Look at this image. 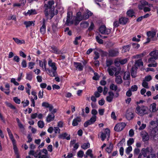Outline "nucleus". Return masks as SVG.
<instances>
[{"mask_svg":"<svg viewBox=\"0 0 158 158\" xmlns=\"http://www.w3.org/2000/svg\"><path fill=\"white\" fill-rule=\"evenodd\" d=\"M73 64L76 69L79 71H82L83 69V66L80 62H74Z\"/></svg>","mask_w":158,"mask_h":158,"instance_id":"9b49d317","label":"nucleus"},{"mask_svg":"<svg viewBox=\"0 0 158 158\" xmlns=\"http://www.w3.org/2000/svg\"><path fill=\"white\" fill-rule=\"evenodd\" d=\"M110 88L112 90L116 91L117 90L118 86L114 84H111L110 85Z\"/></svg>","mask_w":158,"mask_h":158,"instance_id":"37998d69","label":"nucleus"},{"mask_svg":"<svg viewBox=\"0 0 158 158\" xmlns=\"http://www.w3.org/2000/svg\"><path fill=\"white\" fill-rule=\"evenodd\" d=\"M130 78V74L129 72H126L124 73L123 79L125 80H128Z\"/></svg>","mask_w":158,"mask_h":158,"instance_id":"ea45409f","label":"nucleus"},{"mask_svg":"<svg viewBox=\"0 0 158 158\" xmlns=\"http://www.w3.org/2000/svg\"><path fill=\"white\" fill-rule=\"evenodd\" d=\"M106 65L107 67H110V66L113 64V60L111 59H107L106 60Z\"/></svg>","mask_w":158,"mask_h":158,"instance_id":"de8ad7c7","label":"nucleus"},{"mask_svg":"<svg viewBox=\"0 0 158 158\" xmlns=\"http://www.w3.org/2000/svg\"><path fill=\"white\" fill-rule=\"evenodd\" d=\"M138 89V86L137 85H132L131 88V90L133 91H136Z\"/></svg>","mask_w":158,"mask_h":158,"instance_id":"338daca9","label":"nucleus"},{"mask_svg":"<svg viewBox=\"0 0 158 158\" xmlns=\"http://www.w3.org/2000/svg\"><path fill=\"white\" fill-rule=\"evenodd\" d=\"M125 139H123L120 141L118 144L117 146L118 147L121 146L123 144H125Z\"/></svg>","mask_w":158,"mask_h":158,"instance_id":"69168bd1","label":"nucleus"},{"mask_svg":"<svg viewBox=\"0 0 158 158\" xmlns=\"http://www.w3.org/2000/svg\"><path fill=\"white\" fill-rule=\"evenodd\" d=\"M89 25V23L87 21H83L80 23L81 27L83 28H86Z\"/></svg>","mask_w":158,"mask_h":158,"instance_id":"c9c22d12","label":"nucleus"},{"mask_svg":"<svg viewBox=\"0 0 158 158\" xmlns=\"http://www.w3.org/2000/svg\"><path fill=\"white\" fill-rule=\"evenodd\" d=\"M45 20L44 19H42V26L40 29V32L42 34H44L45 33L46 30V26L45 25Z\"/></svg>","mask_w":158,"mask_h":158,"instance_id":"ddd939ff","label":"nucleus"},{"mask_svg":"<svg viewBox=\"0 0 158 158\" xmlns=\"http://www.w3.org/2000/svg\"><path fill=\"white\" fill-rule=\"evenodd\" d=\"M84 152L81 150L79 151L77 153V156L80 158H82L84 155Z\"/></svg>","mask_w":158,"mask_h":158,"instance_id":"e2e57ef3","label":"nucleus"},{"mask_svg":"<svg viewBox=\"0 0 158 158\" xmlns=\"http://www.w3.org/2000/svg\"><path fill=\"white\" fill-rule=\"evenodd\" d=\"M116 70L117 68L114 66H111L110 67H108L107 69L109 74L111 76L114 75V73Z\"/></svg>","mask_w":158,"mask_h":158,"instance_id":"dca6fc26","label":"nucleus"},{"mask_svg":"<svg viewBox=\"0 0 158 158\" xmlns=\"http://www.w3.org/2000/svg\"><path fill=\"white\" fill-rule=\"evenodd\" d=\"M53 131L55 134L60 133V130L58 127H56L53 128Z\"/></svg>","mask_w":158,"mask_h":158,"instance_id":"052dcab7","label":"nucleus"},{"mask_svg":"<svg viewBox=\"0 0 158 158\" xmlns=\"http://www.w3.org/2000/svg\"><path fill=\"white\" fill-rule=\"evenodd\" d=\"M42 106L43 107L45 108H49V110L52 111L53 108V107L52 105L48 103L47 102H44L42 103Z\"/></svg>","mask_w":158,"mask_h":158,"instance_id":"393cba45","label":"nucleus"},{"mask_svg":"<svg viewBox=\"0 0 158 158\" xmlns=\"http://www.w3.org/2000/svg\"><path fill=\"white\" fill-rule=\"evenodd\" d=\"M148 107L144 106H138L136 108V113L140 116H142L148 113Z\"/></svg>","mask_w":158,"mask_h":158,"instance_id":"f03ea898","label":"nucleus"},{"mask_svg":"<svg viewBox=\"0 0 158 158\" xmlns=\"http://www.w3.org/2000/svg\"><path fill=\"white\" fill-rule=\"evenodd\" d=\"M55 118V115L52 113H49L47 116L46 121L48 123H49L53 121Z\"/></svg>","mask_w":158,"mask_h":158,"instance_id":"b1692460","label":"nucleus"},{"mask_svg":"<svg viewBox=\"0 0 158 158\" xmlns=\"http://www.w3.org/2000/svg\"><path fill=\"white\" fill-rule=\"evenodd\" d=\"M40 154V150H37L35 153H34L33 150H31L29 152V154L34 156L35 157H37L39 155V154Z\"/></svg>","mask_w":158,"mask_h":158,"instance_id":"473e14b6","label":"nucleus"},{"mask_svg":"<svg viewBox=\"0 0 158 158\" xmlns=\"http://www.w3.org/2000/svg\"><path fill=\"white\" fill-rule=\"evenodd\" d=\"M99 31L102 34L108 35L110 33L111 29H106L105 26H102L99 28Z\"/></svg>","mask_w":158,"mask_h":158,"instance_id":"0eeeda50","label":"nucleus"},{"mask_svg":"<svg viewBox=\"0 0 158 158\" xmlns=\"http://www.w3.org/2000/svg\"><path fill=\"white\" fill-rule=\"evenodd\" d=\"M81 121V118L80 117H77L74 119L73 121L72 125L73 126H77L78 123L80 122Z\"/></svg>","mask_w":158,"mask_h":158,"instance_id":"aec40b11","label":"nucleus"},{"mask_svg":"<svg viewBox=\"0 0 158 158\" xmlns=\"http://www.w3.org/2000/svg\"><path fill=\"white\" fill-rule=\"evenodd\" d=\"M126 124L124 123H117L114 127V130L117 131L122 130L126 126Z\"/></svg>","mask_w":158,"mask_h":158,"instance_id":"6e6552de","label":"nucleus"},{"mask_svg":"<svg viewBox=\"0 0 158 158\" xmlns=\"http://www.w3.org/2000/svg\"><path fill=\"white\" fill-rule=\"evenodd\" d=\"M73 15L71 11H69L67 13V22L68 21L69 19H71Z\"/></svg>","mask_w":158,"mask_h":158,"instance_id":"5fc2aeb1","label":"nucleus"},{"mask_svg":"<svg viewBox=\"0 0 158 158\" xmlns=\"http://www.w3.org/2000/svg\"><path fill=\"white\" fill-rule=\"evenodd\" d=\"M37 14V13L36 10L33 9L28 10L27 12L25 11L23 13V14L26 16L35 15Z\"/></svg>","mask_w":158,"mask_h":158,"instance_id":"f3484780","label":"nucleus"},{"mask_svg":"<svg viewBox=\"0 0 158 158\" xmlns=\"http://www.w3.org/2000/svg\"><path fill=\"white\" fill-rule=\"evenodd\" d=\"M143 63L142 61V60L141 59H140L135 61V66L137 68L138 67L143 66Z\"/></svg>","mask_w":158,"mask_h":158,"instance_id":"2f4dec72","label":"nucleus"},{"mask_svg":"<svg viewBox=\"0 0 158 158\" xmlns=\"http://www.w3.org/2000/svg\"><path fill=\"white\" fill-rule=\"evenodd\" d=\"M152 79V77L150 75H148L145 77L143 80L147 82H149Z\"/></svg>","mask_w":158,"mask_h":158,"instance_id":"4d7b16f0","label":"nucleus"},{"mask_svg":"<svg viewBox=\"0 0 158 158\" xmlns=\"http://www.w3.org/2000/svg\"><path fill=\"white\" fill-rule=\"evenodd\" d=\"M142 85L143 87L146 89L149 88L148 83V82H147L146 81H145L143 80V81L142 83Z\"/></svg>","mask_w":158,"mask_h":158,"instance_id":"3c124183","label":"nucleus"},{"mask_svg":"<svg viewBox=\"0 0 158 158\" xmlns=\"http://www.w3.org/2000/svg\"><path fill=\"white\" fill-rule=\"evenodd\" d=\"M54 3V1L53 0H51L48 2V4L47 5H45L46 7L49 9H51Z\"/></svg>","mask_w":158,"mask_h":158,"instance_id":"49530a36","label":"nucleus"},{"mask_svg":"<svg viewBox=\"0 0 158 158\" xmlns=\"http://www.w3.org/2000/svg\"><path fill=\"white\" fill-rule=\"evenodd\" d=\"M149 55L156 60L158 59V50H154L151 52Z\"/></svg>","mask_w":158,"mask_h":158,"instance_id":"6ab92c4d","label":"nucleus"},{"mask_svg":"<svg viewBox=\"0 0 158 158\" xmlns=\"http://www.w3.org/2000/svg\"><path fill=\"white\" fill-rule=\"evenodd\" d=\"M128 20L127 18L126 17H122L119 19V22L120 24H126Z\"/></svg>","mask_w":158,"mask_h":158,"instance_id":"cd10ccee","label":"nucleus"},{"mask_svg":"<svg viewBox=\"0 0 158 158\" xmlns=\"http://www.w3.org/2000/svg\"><path fill=\"white\" fill-rule=\"evenodd\" d=\"M39 66L42 68L43 71H47V68L46 67L47 62L46 60H44L43 62H42L40 60H39Z\"/></svg>","mask_w":158,"mask_h":158,"instance_id":"2eb2a0df","label":"nucleus"},{"mask_svg":"<svg viewBox=\"0 0 158 158\" xmlns=\"http://www.w3.org/2000/svg\"><path fill=\"white\" fill-rule=\"evenodd\" d=\"M48 64L49 66L52 69V70L47 69V71H48V74L51 77L56 76L57 74L56 70L57 69L56 63L52 62L51 60L49 59L48 61Z\"/></svg>","mask_w":158,"mask_h":158,"instance_id":"f257e3e1","label":"nucleus"},{"mask_svg":"<svg viewBox=\"0 0 158 158\" xmlns=\"http://www.w3.org/2000/svg\"><path fill=\"white\" fill-rule=\"evenodd\" d=\"M148 37L151 38H153L156 35V32L154 31H149L147 32Z\"/></svg>","mask_w":158,"mask_h":158,"instance_id":"72a5a7b5","label":"nucleus"},{"mask_svg":"<svg viewBox=\"0 0 158 158\" xmlns=\"http://www.w3.org/2000/svg\"><path fill=\"white\" fill-rule=\"evenodd\" d=\"M141 134L143 141H145L149 139V137L147 133L145 131L142 132Z\"/></svg>","mask_w":158,"mask_h":158,"instance_id":"412c9836","label":"nucleus"},{"mask_svg":"<svg viewBox=\"0 0 158 158\" xmlns=\"http://www.w3.org/2000/svg\"><path fill=\"white\" fill-rule=\"evenodd\" d=\"M90 147V144L89 143H83L81 146L82 148L86 150Z\"/></svg>","mask_w":158,"mask_h":158,"instance_id":"a19ab883","label":"nucleus"},{"mask_svg":"<svg viewBox=\"0 0 158 158\" xmlns=\"http://www.w3.org/2000/svg\"><path fill=\"white\" fill-rule=\"evenodd\" d=\"M150 124L151 126V127L153 128L155 127H157L158 125V122L157 121H152L150 123Z\"/></svg>","mask_w":158,"mask_h":158,"instance_id":"4c0bfd02","label":"nucleus"},{"mask_svg":"<svg viewBox=\"0 0 158 158\" xmlns=\"http://www.w3.org/2000/svg\"><path fill=\"white\" fill-rule=\"evenodd\" d=\"M115 81L117 84H121L122 82V77L120 76H118L116 77L115 79Z\"/></svg>","mask_w":158,"mask_h":158,"instance_id":"e433bc0d","label":"nucleus"},{"mask_svg":"<svg viewBox=\"0 0 158 158\" xmlns=\"http://www.w3.org/2000/svg\"><path fill=\"white\" fill-rule=\"evenodd\" d=\"M130 48V47L129 45H127L125 46L123 48L122 52L123 53L127 52L129 50Z\"/></svg>","mask_w":158,"mask_h":158,"instance_id":"79ce46f5","label":"nucleus"},{"mask_svg":"<svg viewBox=\"0 0 158 158\" xmlns=\"http://www.w3.org/2000/svg\"><path fill=\"white\" fill-rule=\"evenodd\" d=\"M127 14L128 16L132 17L134 16V13L133 10H129L127 11Z\"/></svg>","mask_w":158,"mask_h":158,"instance_id":"09e8293b","label":"nucleus"},{"mask_svg":"<svg viewBox=\"0 0 158 158\" xmlns=\"http://www.w3.org/2000/svg\"><path fill=\"white\" fill-rule=\"evenodd\" d=\"M99 134L102 141L104 140L106 138H107V140L109 139L110 131L108 129H106L104 131H101Z\"/></svg>","mask_w":158,"mask_h":158,"instance_id":"20e7f679","label":"nucleus"},{"mask_svg":"<svg viewBox=\"0 0 158 158\" xmlns=\"http://www.w3.org/2000/svg\"><path fill=\"white\" fill-rule=\"evenodd\" d=\"M152 128V134L154 135L155 136L158 134V127H155Z\"/></svg>","mask_w":158,"mask_h":158,"instance_id":"58836bf2","label":"nucleus"},{"mask_svg":"<svg viewBox=\"0 0 158 158\" xmlns=\"http://www.w3.org/2000/svg\"><path fill=\"white\" fill-rule=\"evenodd\" d=\"M50 51L57 54H60V52L58 50L57 48L54 46L52 47L50 49Z\"/></svg>","mask_w":158,"mask_h":158,"instance_id":"c85d7f7f","label":"nucleus"},{"mask_svg":"<svg viewBox=\"0 0 158 158\" xmlns=\"http://www.w3.org/2000/svg\"><path fill=\"white\" fill-rule=\"evenodd\" d=\"M128 60L127 58H125L124 59H121L119 58L120 63L121 64H126Z\"/></svg>","mask_w":158,"mask_h":158,"instance_id":"603ef678","label":"nucleus"},{"mask_svg":"<svg viewBox=\"0 0 158 158\" xmlns=\"http://www.w3.org/2000/svg\"><path fill=\"white\" fill-rule=\"evenodd\" d=\"M38 125L40 128H43L44 125V124L43 121H39L38 122Z\"/></svg>","mask_w":158,"mask_h":158,"instance_id":"6e6d98bb","label":"nucleus"},{"mask_svg":"<svg viewBox=\"0 0 158 158\" xmlns=\"http://www.w3.org/2000/svg\"><path fill=\"white\" fill-rule=\"evenodd\" d=\"M86 154L88 156H89L91 158H94L93 154L92 151L90 149H88L86 152Z\"/></svg>","mask_w":158,"mask_h":158,"instance_id":"a18cd8bd","label":"nucleus"},{"mask_svg":"<svg viewBox=\"0 0 158 158\" xmlns=\"http://www.w3.org/2000/svg\"><path fill=\"white\" fill-rule=\"evenodd\" d=\"M148 7H145L143 8V10L144 12H149L151 10V7H153V5L151 4H149L148 5Z\"/></svg>","mask_w":158,"mask_h":158,"instance_id":"c03bdc74","label":"nucleus"},{"mask_svg":"<svg viewBox=\"0 0 158 158\" xmlns=\"http://www.w3.org/2000/svg\"><path fill=\"white\" fill-rule=\"evenodd\" d=\"M119 52L117 49L110 50L109 51L108 55L109 56L114 57L118 56Z\"/></svg>","mask_w":158,"mask_h":158,"instance_id":"9d476101","label":"nucleus"},{"mask_svg":"<svg viewBox=\"0 0 158 158\" xmlns=\"http://www.w3.org/2000/svg\"><path fill=\"white\" fill-rule=\"evenodd\" d=\"M114 94L112 91H110L108 92V95L107 96L106 100L108 102H111L112 101L113 98Z\"/></svg>","mask_w":158,"mask_h":158,"instance_id":"4be33fe9","label":"nucleus"},{"mask_svg":"<svg viewBox=\"0 0 158 158\" xmlns=\"http://www.w3.org/2000/svg\"><path fill=\"white\" fill-rule=\"evenodd\" d=\"M156 60V59L151 56L148 59V63H149L148 66L150 67H156L157 66V63L155 61Z\"/></svg>","mask_w":158,"mask_h":158,"instance_id":"423d86ee","label":"nucleus"},{"mask_svg":"<svg viewBox=\"0 0 158 158\" xmlns=\"http://www.w3.org/2000/svg\"><path fill=\"white\" fill-rule=\"evenodd\" d=\"M81 38V37L80 36L76 37L75 40L73 42L74 44L76 45H77L79 43Z\"/></svg>","mask_w":158,"mask_h":158,"instance_id":"bf43d9fd","label":"nucleus"},{"mask_svg":"<svg viewBox=\"0 0 158 158\" xmlns=\"http://www.w3.org/2000/svg\"><path fill=\"white\" fill-rule=\"evenodd\" d=\"M13 39L16 43L18 44H21L25 43V41L23 40H20L18 38H13Z\"/></svg>","mask_w":158,"mask_h":158,"instance_id":"f704fd0d","label":"nucleus"},{"mask_svg":"<svg viewBox=\"0 0 158 158\" xmlns=\"http://www.w3.org/2000/svg\"><path fill=\"white\" fill-rule=\"evenodd\" d=\"M58 138L60 139H65L69 140L70 139V135L66 132L62 133L58 135Z\"/></svg>","mask_w":158,"mask_h":158,"instance_id":"f8f14e48","label":"nucleus"},{"mask_svg":"<svg viewBox=\"0 0 158 158\" xmlns=\"http://www.w3.org/2000/svg\"><path fill=\"white\" fill-rule=\"evenodd\" d=\"M32 78V74L31 72L26 74V79L30 81L31 80Z\"/></svg>","mask_w":158,"mask_h":158,"instance_id":"8fccbe9b","label":"nucleus"},{"mask_svg":"<svg viewBox=\"0 0 158 158\" xmlns=\"http://www.w3.org/2000/svg\"><path fill=\"white\" fill-rule=\"evenodd\" d=\"M13 149L15 154L16 155V158H20V156L19 154L18 148L17 147L16 144L13 145Z\"/></svg>","mask_w":158,"mask_h":158,"instance_id":"bb28decb","label":"nucleus"},{"mask_svg":"<svg viewBox=\"0 0 158 158\" xmlns=\"http://www.w3.org/2000/svg\"><path fill=\"white\" fill-rule=\"evenodd\" d=\"M141 153L144 157L147 158V156L152 154H154L153 152V149L152 147H147L146 148H143L141 150Z\"/></svg>","mask_w":158,"mask_h":158,"instance_id":"7ed1b4c3","label":"nucleus"},{"mask_svg":"<svg viewBox=\"0 0 158 158\" xmlns=\"http://www.w3.org/2000/svg\"><path fill=\"white\" fill-rule=\"evenodd\" d=\"M84 20L83 15H81V12H77L76 14V16L75 20H74V25H77L78 24L80 21Z\"/></svg>","mask_w":158,"mask_h":158,"instance_id":"39448f33","label":"nucleus"},{"mask_svg":"<svg viewBox=\"0 0 158 158\" xmlns=\"http://www.w3.org/2000/svg\"><path fill=\"white\" fill-rule=\"evenodd\" d=\"M149 4L145 0H140L138 5V8L140 10L143 9L145 6L148 5Z\"/></svg>","mask_w":158,"mask_h":158,"instance_id":"4468645a","label":"nucleus"},{"mask_svg":"<svg viewBox=\"0 0 158 158\" xmlns=\"http://www.w3.org/2000/svg\"><path fill=\"white\" fill-rule=\"evenodd\" d=\"M132 150V148L131 146H129L126 150V153L127 154H129L130 152Z\"/></svg>","mask_w":158,"mask_h":158,"instance_id":"0e129e2a","label":"nucleus"},{"mask_svg":"<svg viewBox=\"0 0 158 158\" xmlns=\"http://www.w3.org/2000/svg\"><path fill=\"white\" fill-rule=\"evenodd\" d=\"M114 63L116 66L117 67L119 66L120 64V63L119 58H118L114 60Z\"/></svg>","mask_w":158,"mask_h":158,"instance_id":"680f3d73","label":"nucleus"},{"mask_svg":"<svg viewBox=\"0 0 158 158\" xmlns=\"http://www.w3.org/2000/svg\"><path fill=\"white\" fill-rule=\"evenodd\" d=\"M157 110L156 103H153L150 105L149 110L151 112H155Z\"/></svg>","mask_w":158,"mask_h":158,"instance_id":"5701e85b","label":"nucleus"},{"mask_svg":"<svg viewBox=\"0 0 158 158\" xmlns=\"http://www.w3.org/2000/svg\"><path fill=\"white\" fill-rule=\"evenodd\" d=\"M134 140L133 138H130L127 142L128 145L130 146L134 143Z\"/></svg>","mask_w":158,"mask_h":158,"instance_id":"13d9d810","label":"nucleus"},{"mask_svg":"<svg viewBox=\"0 0 158 158\" xmlns=\"http://www.w3.org/2000/svg\"><path fill=\"white\" fill-rule=\"evenodd\" d=\"M97 116L96 115L93 116L90 120L85 122L84 124L85 127H87L89 125L93 124L96 121Z\"/></svg>","mask_w":158,"mask_h":158,"instance_id":"1a4fd4ad","label":"nucleus"},{"mask_svg":"<svg viewBox=\"0 0 158 158\" xmlns=\"http://www.w3.org/2000/svg\"><path fill=\"white\" fill-rule=\"evenodd\" d=\"M35 21H25L24 23V24L25 25L26 28H27L31 26L35 25Z\"/></svg>","mask_w":158,"mask_h":158,"instance_id":"c756f323","label":"nucleus"},{"mask_svg":"<svg viewBox=\"0 0 158 158\" xmlns=\"http://www.w3.org/2000/svg\"><path fill=\"white\" fill-rule=\"evenodd\" d=\"M7 131L8 132L9 137L12 141L13 144H16L15 140L14 139V137L11 132L9 128H7Z\"/></svg>","mask_w":158,"mask_h":158,"instance_id":"a211bd4d","label":"nucleus"},{"mask_svg":"<svg viewBox=\"0 0 158 158\" xmlns=\"http://www.w3.org/2000/svg\"><path fill=\"white\" fill-rule=\"evenodd\" d=\"M65 24L68 26L71 25L73 24H74V21H73V20H71V19H69L68 21L67 22V19Z\"/></svg>","mask_w":158,"mask_h":158,"instance_id":"864d4df0","label":"nucleus"},{"mask_svg":"<svg viewBox=\"0 0 158 158\" xmlns=\"http://www.w3.org/2000/svg\"><path fill=\"white\" fill-rule=\"evenodd\" d=\"M134 69V68H132L131 70V76L133 77H135L136 74V72L133 70Z\"/></svg>","mask_w":158,"mask_h":158,"instance_id":"774afa93","label":"nucleus"},{"mask_svg":"<svg viewBox=\"0 0 158 158\" xmlns=\"http://www.w3.org/2000/svg\"><path fill=\"white\" fill-rule=\"evenodd\" d=\"M126 117L128 120H130L132 119L134 116V114L132 112H127L126 115Z\"/></svg>","mask_w":158,"mask_h":158,"instance_id":"7c9ffc66","label":"nucleus"},{"mask_svg":"<svg viewBox=\"0 0 158 158\" xmlns=\"http://www.w3.org/2000/svg\"><path fill=\"white\" fill-rule=\"evenodd\" d=\"M92 13L91 11L87 10L86 11V12L83 15L84 20L87 19L89 18V16L92 15Z\"/></svg>","mask_w":158,"mask_h":158,"instance_id":"a878e982","label":"nucleus"}]
</instances>
